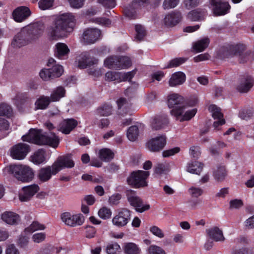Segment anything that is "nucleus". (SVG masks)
I'll return each mask as SVG.
<instances>
[{"instance_id": "nucleus-21", "label": "nucleus", "mask_w": 254, "mask_h": 254, "mask_svg": "<svg viewBox=\"0 0 254 254\" xmlns=\"http://www.w3.org/2000/svg\"><path fill=\"white\" fill-rule=\"evenodd\" d=\"M77 125V122L73 119H68L62 121L59 125L58 130L63 133L69 134Z\"/></svg>"}, {"instance_id": "nucleus-7", "label": "nucleus", "mask_w": 254, "mask_h": 254, "mask_svg": "<svg viewBox=\"0 0 254 254\" xmlns=\"http://www.w3.org/2000/svg\"><path fill=\"white\" fill-rule=\"evenodd\" d=\"M149 176V172L138 170L133 172L127 179L128 184L135 188L143 187L147 186L146 179Z\"/></svg>"}, {"instance_id": "nucleus-52", "label": "nucleus", "mask_w": 254, "mask_h": 254, "mask_svg": "<svg viewBox=\"0 0 254 254\" xmlns=\"http://www.w3.org/2000/svg\"><path fill=\"white\" fill-rule=\"evenodd\" d=\"M148 254H166L165 251L160 247L152 245L149 247L147 250Z\"/></svg>"}, {"instance_id": "nucleus-18", "label": "nucleus", "mask_w": 254, "mask_h": 254, "mask_svg": "<svg viewBox=\"0 0 254 254\" xmlns=\"http://www.w3.org/2000/svg\"><path fill=\"white\" fill-rule=\"evenodd\" d=\"M39 190V186L35 184L23 187L19 195V199L21 201H28Z\"/></svg>"}, {"instance_id": "nucleus-11", "label": "nucleus", "mask_w": 254, "mask_h": 254, "mask_svg": "<svg viewBox=\"0 0 254 254\" xmlns=\"http://www.w3.org/2000/svg\"><path fill=\"white\" fill-rule=\"evenodd\" d=\"M166 144L165 135L161 134L150 138L146 143L148 150L153 152H158L162 150Z\"/></svg>"}, {"instance_id": "nucleus-20", "label": "nucleus", "mask_w": 254, "mask_h": 254, "mask_svg": "<svg viewBox=\"0 0 254 254\" xmlns=\"http://www.w3.org/2000/svg\"><path fill=\"white\" fill-rule=\"evenodd\" d=\"M31 14L29 8L26 6H20L16 8L12 12L14 20L21 22L27 19Z\"/></svg>"}, {"instance_id": "nucleus-58", "label": "nucleus", "mask_w": 254, "mask_h": 254, "mask_svg": "<svg viewBox=\"0 0 254 254\" xmlns=\"http://www.w3.org/2000/svg\"><path fill=\"white\" fill-rule=\"evenodd\" d=\"M183 3L187 9H190L197 6L200 1L199 0H184Z\"/></svg>"}, {"instance_id": "nucleus-63", "label": "nucleus", "mask_w": 254, "mask_h": 254, "mask_svg": "<svg viewBox=\"0 0 254 254\" xmlns=\"http://www.w3.org/2000/svg\"><path fill=\"white\" fill-rule=\"evenodd\" d=\"M121 195L119 193L114 194L109 199V203L111 205H117L119 203Z\"/></svg>"}, {"instance_id": "nucleus-19", "label": "nucleus", "mask_w": 254, "mask_h": 254, "mask_svg": "<svg viewBox=\"0 0 254 254\" xmlns=\"http://www.w3.org/2000/svg\"><path fill=\"white\" fill-rule=\"evenodd\" d=\"M169 123V119L167 116H157L152 119L150 125L153 130H157L165 128Z\"/></svg>"}, {"instance_id": "nucleus-36", "label": "nucleus", "mask_w": 254, "mask_h": 254, "mask_svg": "<svg viewBox=\"0 0 254 254\" xmlns=\"http://www.w3.org/2000/svg\"><path fill=\"white\" fill-rule=\"evenodd\" d=\"M124 251L125 254H140L141 249L133 243H127L124 245Z\"/></svg>"}, {"instance_id": "nucleus-55", "label": "nucleus", "mask_w": 254, "mask_h": 254, "mask_svg": "<svg viewBox=\"0 0 254 254\" xmlns=\"http://www.w3.org/2000/svg\"><path fill=\"white\" fill-rule=\"evenodd\" d=\"M39 75L40 77L45 81H48L53 79V77L52 76V74L50 68H44L42 69L39 73Z\"/></svg>"}, {"instance_id": "nucleus-26", "label": "nucleus", "mask_w": 254, "mask_h": 254, "mask_svg": "<svg viewBox=\"0 0 254 254\" xmlns=\"http://www.w3.org/2000/svg\"><path fill=\"white\" fill-rule=\"evenodd\" d=\"M78 66L80 68H85L87 66L95 64V62L91 59L88 52L81 54L77 58Z\"/></svg>"}, {"instance_id": "nucleus-41", "label": "nucleus", "mask_w": 254, "mask_h": 254, "mask_svg": "<svg viewBox=\"0 0 254 254\" xmlns=\"http://www.w3.org/2000/svg\"><path fill=\"white\" fill-rule=\"evenodd\" d=\"M139 135L138 127L136 126L130 127L127 132V138L131 141H135Z\"/></svg>"}, {"instance_id": "nucleus-61", "label": "nucleus", "mask_w": 254, "mask_h": 254, "mask_svg": "<svg viewBox=\"0 0 254 254\" xmlns=\"http://www.w3.org/2000/svg\"><path fill=\"white\" fill-rule=\"evenodd\" d=\"M71 7L80 8L84 5L85 0H67Z\"/></svg>"}, {"instance_id": "nucleus-15", "label": "nucleus", "mask_w": 254, "mask_h": 254, "mask_svg": "<svg viewBox=\"0 0 254 254\" xmlns=\"http://www.w3.org/2000/svg\"><path fill=\"white\" fill-rule=\"evenodd\" d=\"M29 151V146L26 144L21 143L11 148L10 155L15 159L22 160L26 157Z\"/></svg>"}, {"instance_id": "nucleus-45", "label": "nucleus", "mask_w": 254, "mask_h": 254, "mask_svg": "<svg viewBox=\"0 0 254 254\" xmlns=\"http://www.w3.org/2000/svg\"><path fill=\"white\" fill-rule=\"evenodd\" d=\"M209 111L211 113L214 120L223 119V115L221 109L215 105H211L209 107Z\"/></svg>"}, {"instance_id": "nucleus-22", "label": "nucleus", "mask_w": 254, "mask_h": 254, "mask_svg": "<svg viewBox=\"0 0 254 254\" xmlns=\"http://www.w3.org/2000/svg\"><path fill=\"white\" fill-rule=\"evenodd\" d=\"M209 43V38L203 37L192 43L191 50L196 53L202 52L208 47Z\"/></svg>"}, {"instance_id": "nucleus-50", "label": "nucleus", "mask_w": 254, "mask_h": 254, "mask_svg": "<svg viewBox=\"0 0 254 254\" xmlns=\"http://www.w3.org/2000/svg\"><path fill=\"white\" fill-rule=\"evenodd\" d=\"M187 60L185 58H178L174 59L170 61L165 68H172L178 66L184 63Z\"/></svg>"}, {"instance_id": "nucleus-39", "label": "nucleus", "mask_w": 254, "mask_h": 254, "mask_svg": "<svg viewBox=\"0 0 254 254\" xmlns=\"http://www.w3.org/2000/svg\"><path fill=\"white\" fill-rule=\"evenodd\" d=\"M46 227L44 224L38 221H33L28 227L25 229L24 233L26 234H31L36 231L43 230Z\"/></svg>"}, {"instance_id": "nucleus-40", "label": "nucleus", "mask_w": 254, "mask_h": 254, "mask_svg": "<svg viewBox=\"0 0 254 254\" xmlns=\"http://www.w3.org/2000/svg\"><path fill=\"white\" fill-rule=\"evenodd\" d=\"M99 157L103 161L107 162L114 157V153L109 149L103 148L99 151Z\"/></svg>"}, {"instance_id": "nucleus-14", "label": "nucleus", "mask_w": 254, "mask_h": 254, "mask_svg": "<svg viewBox=\"0 0 254 254\" xmlns=\"http://www.w3.org/2000/svg\"><path fill=\"white\" fill-rule=\"evenodd\" d=\"M183 16L178 10H174L166 14L164 18V24L167 27H173L182 20Z\"/></svg>"}, {"instance_id": "nucleus-8", "label": "nucleus", "mask_w": 254, "mask_h": 254, "mask_svg": "<svg viewBox=\"0 0 254 254\" xmlns=\"http://www.w3.org/2000/svg\"><path fill=\"white\" fill-rule=\"evenodd\" d=\"M12 170L16 178L21 182H29L33 178V170L28 166L22 165H14Z\"/></svg>"}, {"instance_id": "nucleus-53", "label": "nucleus", "mask_w": 254, "mask_h": 254, "mask_svg": "<svg viewBox=\"0 0 254 254\" xmlns=\"http://www.w3.org/2000/svg\"><path fill=\"white\" fill-rule=\"evenodd\" d=\"M54 0H40L38 2L39 8L42 10H46L53 7Z\"/></svg>"}, {"instance_id": "nucleus-10", "label": "nucleus", "mask_w": 254, "mask_h": 254, "mask_svg": "<svg viewBox=\"0 0 254 254\" xmlns=\"http://www.w3.org/2000/svg\"><path fill=\"white\" fill-rule=\"evenodd\" d=\"M127 195L130 204L134 207L137 212L142 213L149 209V204H144L142 200L136 195L134 191L132 190H127Z\"/></svg>"}, {"instance_id": "nucleus-59", "label": "nucleus", "mask_w": 254, "mask_h": 254, "mask_svg": "<svg viewBox=\"0 0 254 254\" xmlns=\"http://www.w3.org/2000/svg\"><path fill=\"white\" fill-rule=\"evenodd\" d=\"M150 232L154 236L159 238H163L164 237V234L161 229L156 226H152L149 228Z\"/></svg>"}, {"instance_id": "nucleus-6", "label": "nucleus", "mask_w": 254, "mask_h": 254, "mask_svg": "<svg viewBox=\"0 0 254 254\" xmlns=\"http://www.w3.org/2000/svg\"><path fill=\"white\" fill-rule=\"evenodd\" d=\"M131 64V60L127 57L111 56L104 61V65L110 69H124L128 68Z\"/></svg>"}, {"instance_id": "nucleus-5", "label": "nucleus", "mask_w": 254, "mask_h": 254, "mask_svg": "<svg viewBox=\"0 0 254 254\" xmlns=\"http://www.w3.org/2000/svg\"><path fill=\"white\" fill-rule=\"evenodd\" d=\"M75 21L74 16L71 13H64L57 16L54 22L50 26V32H70L67 28H72Z\"/></svg>"}, {"instance_id": "nucleus-62", "label": "nucleus", "mask_w": 254, "mask_h": 254, "mask_svg": "<svg viewBox=\"0 0 254 254\" xmlns=\"http://www.w3.org/2000/svg\"><path fill=\"white\" fill-rule=\"evenodd\" d=\"M98 2L104 7L109 8H113L116 5L115 0H98Z\"/></svg>"}, {"instance_id": "nucleus-1", "label": "nucleus", "mask_w": 254, "mask_h": 254, "mask_svg": "<svg viewBox=\"0 0 254 254\" xmlns=\"http://www.w3.org/2000/svg\"><path fill=\"white\" fill-rule=\"evenodd\" d=\"M168 105L172 116L180 122L189 121L193 118L197 112L196 108L187 110V107L183 106L184 98L176 93H172L168 96Z\"/></svg>"}, {"instance_id": "nucleus-49", "label": "nucleus", "mask_w": 254, "mask_h": 254, "mask_svg": "<svg viewBox=\"0 0 254 254\" xmlns=\"http://www.w3.org/2000/svg\"><path fill=\"white\" fill-rule=\"evenodd\" d=\"M120 250V246L116 243L109 244L106 247V252L108 254H117Z\"/></svg>"}, {"instance_id": "nucleus-29", "label": "nucleus", "mask_w": 254, "mask_h": 254, "mask_svg": "<svg viewBox=\"0 0 254 254\" xmlns=\"http://www.w3.org/2000/svg\"><path fill=\"white\" fill-rule=\"evenodd\" d=\"M186 80V75L182 72L178 71L174 73L171 77L169 84L171 87L176 86L183 84Z\"/></svg>"}, {"instance_id": "nucleus-35", "label": "nucleus", "mask_w": 254, "mask_h": 254, "mask_svg": "<svg viewBox=\"0 0 254 254\" xmlns=\"http://www.w3.org/2000/svg\"><path fill=\"white\" fill-rule=\"evenodd\" d=\"M205 14L204 10L197 8L189 12L188 16L191 21H196L202 20Z\"/></svg>"}, {"instance_id": "nucleus-2", "label": "nucleus", "mask_w": 254, "mask_h": 254, "mask_svg": "<svg viewBox=\"0 0 254 254\" xmlns=\"http://www.w3.org/2000/svg\"><path fill=\"white\" fill-rule=\"evenodd\" d=\"M74 163L69 155L60 156L52 166L42 168L39 171L38 177L40 181L46 182L52 175H55L64 168H72Z\"/></svg>"}, {"instance_id": "nucleus-24", "label": "nucleus", "mask_w": 254, "mask_h": 254, "mask_svg": "<svg viewBox=\"0 0 254 254\" xmlns=\"http://www.w3.org/2000/svg\"><path fill=\"white\" fill-rule=\"evenodd\" d=\"M117 102L118 106L119 114L122 115L127 114H130L131 112L133 110L132 109V105L130 102L127 101L124 98H121Z\"/></svg>"}, {"instance_id": "nucleus-12", "label": "nucleus", "mask_w": 254, "mask_h": 254, "mask_svg": "<svg viewBox=\"0 0 254 254\" xmlns=\"http://www.w3.org/2000/svg\"><path fill=\"white\" fill-rule=\"evenodd\" d=\"M134 71L127 73H123L117 71H108L105 74V80L108 81H116L120 82L123 81H130L134 75Z\"/></svg>"}, {"instance_id": "nucleus-25", "label": "nucleus", "mask_w": 254, "mask_h": 254, "mask_svg": "<svg viewBox=\"0 0 254 254\" xmlns=\"http://www.w3.org/2000/svg\"><path fill=\"white\" fill-rule=\"evenodd\" d=\"M1 218L5 223L9 225H16L20 221V217L12 211H5L1 214Z\"/></svg>"}, {"instance_id": "nucleus-54", "label": "nucleus", "mask_w": 254, "mask_h": 254, "mask_svg": "<svg viewBox=\"0 0 254 254\" xmlns=\"http://www.w3.org/2000/svg\"><path fill=\"white\" fill-rule=\"evenodd\" d=\"M179 0H164L162 6L164 9L175 7L179 3Z\"/></svg>"}, {"instance_id": "nucleus-28", "label": "nucleus", "mask_w": 254, "mask_h": 254, "mask_svg": "<svg viewBox=\"0 0 254 254\" xmlns=\"http://www.w3.org/2000/svg\"><path fill=\"white\" fill-rule=\"evenodd\" d=\"M56 47L55 54L58 58L63 60L67 58L69 49L66 44L62 43H58L56 44Z\"/></svg>"}, {"instance_id": "nucleus-9", "label": "nucleus", "mask_w": 254, "mask_h": 254, "mask_svg": "<svg viewBox=\"0 0 254 254\" xmlns=\"http://www.w3.org/2000/svg\"><path fill=\"white\" fill-rule=\"evenodd\" d=\"M62 221L66 226L74 227L80 226L84 222V217L81 214H74L65 212L61 214Z\"/></svg>"}, {"instance_id": "nucleus-30", "label": "nucleus", "mask_w": 254, "mask_h": 254, "mask_svg": "<svg viewBox=\"0 0 254 254\" xmlns=\"http://www.w3.org/2000/svg\"><path fill=\"white\" fill-rule=\"evenodd\" d=\"M45 29V26L43 22L37 21L31 23L23 27L21 32H39L43 31Z\"/></svg>"}, {"instance_id": "nucleus-4", "label": "nucleus", "mask_w": 254, "mask_h": 254, "mask_svg": "<svg viewBox=\"0 0 254 254\" xmlns=\"http://www.w3.org/2000/svg\"><path fill=\"white\" fill-rule=\"evenodd\" d=\"M245 46L243 44L228 45L219 48L217 52V57L221 59H225L233 56H237L240 63H244L249 61L251 54L245 52Z\"/></svg>"}, {"instance_id": "nucleus-27", "label": "nucleus", "mask_w": 254, "mask_h": 254, "mask_svg": "<svg viewBox=\"0 0 254 254\" xmlns=\"http://www.w3.org/2000/svg\"><path fill=\"white\" fill-rule=\"evenodd\" d=\"M25 33H17L11 42L12 46L14 48H20L27 45L29 41Z\"/></svg>"}, {"instance_id": "nucleus-34", "label": "nucleus", "mask_w": 254, "mask_h": 254, "mask_svg": "<svg viewBox=\"0 0 254 254\" xmlns=\"http://www.w3.org/2000/svg\"><path fill=\"white\" fill-rule=\"evenodd\" d=\"M31 161L36 165L46 162L45 151L43 149H39L31 156Z\"/></svg>"}, {"instance_id": "nucleus-42", "label": "nucleus", "mask_w": 254, "mask_h": 254, "mask_svg": "<svg viewBox=\"0 0 254 254\" xmlns=\"http://www.w3.org/2000/svg\"><path fill=\"white\" fill-rule=\"evenodd\" d=\"M152 0H133L131 6L133 9H141L149 5Z\"/></svg>"}, {"instance_id": "nucleus-44", "label": "nucleus", "mask_w": 254, "mask_h": 254, "mask_svg": "<svg viewBox=\"0 0 254 254\" xmlns=\"http://www.w3.org/2000/svg\"><path fill=\"white\" fill-rule=\"evenodd\" d=\"M188 192L191 197L197 198L203 194L204 190L200 187L192 186L188 189Z\"/></svg>"}, {"instance_id": "nucleus-56", "label": "nucleus", "mask_w": 254, "mask_h": 254, "mask_svg": "<svg viewBox=\"0 0 254 254\" xmlns=\"http://www.w3.org/2000/svg\"><path fill=\"white\" fill-rule=\"evenodd\" d=\"M46 238V234L45 233L41 232L37 233L33 235L32 237V240L36 243H40L45 241Z\"/></svg>"}, {"instance_id": "nucleus-38", "label": "nucleus", "mask_w": 254, "mask_h": 254, "mask_svg": "<svg viewBox=\"0 0 254 254\" xmlns=\"http://www.w3.org/2000/svg\"><path fill=\"white\" fill-rule=\"evenodd\" d=\"M51 101V99L49 97L42 96L39 97L36 101L35 109L44 110L47 108L49 104Z\"/></svg>"}, {"instance_id": "nucleus-46", "label": "nucleus", "mask_w": 254, "mask_h": 254, "mask_svg": "<svg viewBox=\"0 0 254 254\" xmlns=\"http://www.w3.org/2000/svg\"><path fill=\"white\" fill-rule=\"evenodd\" d=\"M112 212L110 208L104 206L101 208L98 212V216L102 219L106 220L111 218Z\"/></svg>"}, {"instance_id": "nucleus-23", "label": "nucleus", "mask_w": 254, "mask_h": 254, "mask_svg": "<svg viewBox=\"0 0 254 254\" xmlns=\"http://www.w3.org/2000/svg\"><path fill=\"white\" fill-rule=\"evenodd\" d=\"M208 237L215 242H224L225 238L223 231L217 227H213L206 230Z\"/></svg>"}, {"instance_id": "nucleus-51", "label": "nucleus", "mask_w": 254, "mask_h": 254, "mask_svg": "<svg viewBox=\"0 0 254 254\" xmlns=\"http://www.w3.org/2000/svg\"><path fill=\"white\" fill-rule=\"evenodd\" d=\"M97 112L101 116H108L112 113V107L109 105H105L98 108Z\"/></svg>"}, {"instance_id": "nucleus-60", "label": "nucleus", "mask_w": 254, "mask_h": 254, "mask_svg": "<svg viewBox=\"0 0 254 254\" xmlns=\"http://www.w3.org/2000/svg\"><path fill=\"white\" fill-rule=\"evenodd\" d=\"M198 100L197 96L194 95L190 97L187 101L185 104H183V106H185L187 107V110H191L192 109H189V107L195 106L198 103Z\"/></svg>"}, {"instance_id": "nucleus-48", "label": "nucleus", "mask_w": 254, "mask_h": 254, "mask_svg": "<svg viewBox=\"0 0 254 254\" xmlns=\"http://www.w3.org/2000/svg\"><path fill=\"white\" fill-rule=\"evenodd\" d=\"M50 69L53 79L60 77L64 72L63 67L61 65H53Z\"/></svg>"}, {"instance_id": "nucleus-3", "label": "nucleus", "mask_w": 254, "mask_h": 254, "mask_svg": "<svg viewBox=\"0 0 254 254\" xmlns=\"http://www.w3.org/2000/svg\"><path fill=\"white\" fill-rule=\"evenodd\" d=\"M22 139L24 141H27L38 145H48L53 148H56L60 142V139L55 133H51L45 135L42 133L41 130L31 128L27 134L23 135Z\"/></svg>"}, {"instance_id": "nucleus-31", "label": "nucleus", "mask_w": 254, "mask_h": 254, "mask_svg": "<svg viewBox=\"0 0 254 254\" xmlns=\"http://www.w3.org/2000/svg\"><path fill=\"white\" fill-rule=\"evenodd\" d=\"M203 165L197 161H192L189 162L187 166V171L191 173L199 175L201 172Z\"/></svg>"}, {"instance_id": "nucleus-43", "label": "nucleus", "mask_w": 254, "mask_h": 254, "mask_svg": "<svg viewBox=\"0 0 254 254\" xmlns=\"http://www.w3.org/2000/svg\"><path fill=\"white\" fill-rule=\"evenodd\" d=\"M214 177L218 181H222L227 175V171L224 166L218 167L214 172Z\"/></svg>"}, {"instance_id": "nucleus-33", "label": "nucleus", "mask_w": 254, "mask_h": 254, "mask_svg": "<svg viewBox=\"0 0 254 254\" xmlns=\"http://www.w3.org/2000/svg\"><path fill=\"white\" fill-rule=\"evenodd\" d=\"M101 35V33H83L81 41L85 44H92L100 38Z\"/></svg>"}, {"instance_id": "nucleus-16", "label": "nucleus", "mask_w": 254, "mask_h": 254, "mask_svg": "<svg viewBox=\"0 0 254 254\" xmlns=\"http://www.w3.org/2000/svg\"><path fill=\"white\" fill-rule=\"evenodd\" d=\"M209 2L215 15H224L230 8L228 2H222L219 0H210Z\"/></svg>"}, {"instance_id": "nucleus-47", "label": "nucleus", "mask_w": 254, "mask_h": 254, "mask_svg": "<svg viewBox=\"0 0 254 254\" xmlns=\"http://www.w3.org/2000/svg\"><path fill=\"white\" fill-rule=\"evenodd\" d=\"M12 109L11 107L6 103L0 104V116L9 117L11 115Z\"/></svg>"}, {"instance_id": "nucleus-17", "label": "nucleus", "mask_w": 254, "mask_h": 254, "mask_svg": "<svg viewBox=\"0 0 254 254\" xmlns=\"http://www.w3.org/2000/svg\"><path fill=\"white\" fill-rule=\"evenodd\" d=\"M254 85V80L250 75L241 77L236 86V89L241 93H247Z\"/></svg>"}, {"instance_id": "nucleus-64", "label": "nucleus", "mask_w": 254, "mask_h": 254, "mask_svg": "<svg viewBox=\"0 0 254 254\" xmlns=\"http://www.w3.org/2000/svg\"><path fill=\"white\" fill-rule=\"evenodd\" d=\"M19 252L13 244H10L7 246L5 250V254H19Z\"/></svg>"}, {"instance_id": "nucleus-37", "label": "nucleus", "mask_w": 254, "mask_h": 254, "mask_svg": "<svg viewBox=\"0 0 254 254\" xmlns=\"http://www.w3.org/2000/svg\"><path fill=\"white\" fill-rule=\"evenodd\" d=\"M65 91L63 87L59 86L53 90L51 94L50 99L51 101L56 102L64 96Z\"/></svg>"}, {"instance_id": "nucleus-13", "label": "nucleus", "mask_w": 254, "mask_h": 254, "mask_svg": "<svg viewBox=\"0 0 254 254\" xmlns=\"http://www.w3.org/2000/svg\"><path fill=\"white\" fill-rule=\"evenodd\" d=\"M130 219V211L126 208H123L114 216L112 222L114 226L121 228L126 226Z\"/></svg>"}, {"instance_id": "nucleus-57", "label": "nucleus", "mask_w": 254, "mask_h": 254, "mask_svg": "<svg viewBox=\"0 0 254 254\" xmlns=\"http://www.w3.org/2000/svg\"><path fill=\"white\" fill-rule=\"evenodd\" d=\"M180 151V148L178 147L170 148L163 151L162 152V156L163 157H169L178 153Z\"/></svg>"}, {"instance_id": "nucleus-32", "label": "nucleus", "mask_w": 254, "mask_h": 254, "mask_svg": "<svg viewBox=\"0 0 254 254\" xmlns=\"http://www.w3.org/2000/svg\"><path fill=\"white\" fill-rule=\"evenodd\" d=\"M170 170V165L167 162H159L156 164L154 168V173L157 177L166 174Z\"/></svg>"}]
</instances>
